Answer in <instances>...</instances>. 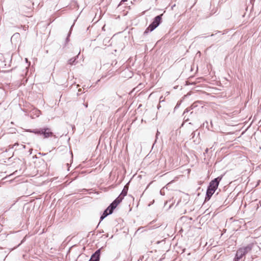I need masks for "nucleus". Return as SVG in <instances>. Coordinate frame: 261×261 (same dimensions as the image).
<instances>
[{
    "label": "nucleus",
    "instance_id": "20e7f679",
    "mask_svg": "<svg viewBox=\"0 0 261 261\" xmlns=\"http://www.w3.org/2000/svg\"><path fill=\"white\" fill-rule=\"evenodd\" d=\"M118 201V200H114L112 203L110 204V205L106 208V210L103 212V214L101 216L100 221H102L108 215L111 214L113 213L114 210L119 204Z\"/></svg>",
    "mask_w": 261,
    "mask_h": 261
},
{
    "label": "nucleus",
    "instance_id": "6ab92c4d",
    "mask_svg": "<svg viewBox=\"0 0 261 261\" xmlns=\"http://www.w3.org/2000/svg\"><path fill=\"white\" fill-rule=\"evenodd\" d=\"M22 146H23V148H24L25 147V145H23Z\"/></svg>",
    "mask_w": 261,
    "mask_h": 261
},
{
    "label": "nucleus",
    "instance_id": "4be33fe9",
    "mask_svg": "<svg viewBox=\"0 0 261 261\" xmlns=\"http://www.w3.org/2000/svg\"><path fill=\"white\" fill-rule=\"evenodd\" d=\"M193 141H194V142H196V140H193Z\"/></svg>",
    "mask_w": 261,
    "mask_h": 261
},
{
    "label": "nucleus",
    "instance_id": "a211bd4d",
    "mask_svg": "<svg viewBox=\"0 0 261 261\" xmlns=\"http://www.w3.org/2000/svg\"><path fill=\"white\" fill-rule=\"evenodd\" d=\"M25 61L28 62V59L27 58H25Z\"/></svg>",
    "mask_w": 261,
    "mask_h": 261
},
{
    "label": "nucleus",
    "instance_id": "39448f33",
    "mask_svg": "<svg viewBox=\"0 0 261 261\" xmlns=\"http://www.w3.org/2000/svg\"><path fill=\"white\" fill-rule=\"evenodd\" d=\"M221 179H222V177H218L215 178L214 180H212L210 182V185L207 188L211 189V190H213V191H216V190L218 188L219 182L220 181Z\"/></svg>",
    "mask_w": 261,
    "mask_h": 261
},
{
    "label": "nucleus",
    "instance_id": "f3484780",
    "mask_svg": "<svg viewBox=\"0 0 261 261\" xmlns=\"http://www.w3.org/2000/svg\"><path fill=\"white\" fill-rule=\"evenodd\" d=\"M30 4H32V5H34V3H32L31 2H30Z\"/></svg>",
    "mask_w": 261,
    "mask_h": 261
},
{
    "label": "nucleus",
    "instance_id": "1a4fd4ad",
    "mask_svg": "<svg viewBox=\"0 0 261 261\" xmlns=\"http://www.w3.org/2000/svg\"><path fill=\"white\" fill-rule=\"evenodd\" d=\"M77 57H78V55L76 57L71 58L70 60H69L68 64L71 65L75 64L76 63V58H77Z\"/></svg>",
    "mask_w": 261,
    "mask_h": 261
},
{
    "label": "nucleus",
    "instance_id": "423d86ee",
    "mask_svg": "<svg viewBox=\"0 0 261 261\" xmlns=\"http://www.w3.org/2000/svg\"><path fill=\"white\" fill-rule=\"evenodd\" d=\"M128 190V186H127V185H126L124 187L123 189L122 190L120 195L115 200H118L119 203H120L124 198V197L126 195Z\"/></svg>",
    "mask_w": 261,
    "mask_h": 261
},
{
    "label": "nucleus",
    "instance_id": "f257e3e1",
    "mask_svg": "<svg viewBox=\"0 0 261 261\" xmlns=\"http://www.w3.org/2000/svg\"><path fill=\"white\" fill-rule=\"evenodd\" d=\"M253 246V244H250L245 247L239 248L237 251L234 261H239L246 254L250 252L252 250Z\"/></svg>",
    "mask_w": 261,
    "mask_h": 261
},
{
    "label": "nucleus",
    "instance_id": "f8f14e48",
    "mask_svg": "<svg viewBox=\"0 0 261 261\" xmlns=\"http://www.w3.org/2000/svg\"><path fill=\"white\" fill-rule=\"evenodd\" d=\"M195 135V132H193V133H192V134H191L192 138H191V139H193V138H194V137Z\"/></svg>",
    "mask_w": 261,
    "mask_h": 261
},
{
    "label": "nucleus",
    "instance_id": "ddd939ff",
    "mask_svg": "<svg viewBox=\"0 0 261 261\" xmlns=\"http://www.w3.org/2000/svg\"><path fill=\"white\" fill-rule=\"evenodd\" d=\"M189 111L190 110L189 109V108L186 109L184 112V114H185L186 113L189 112Z\"/></svg>",
    "mask_w": 261,
    "mask_h": 261
},
{
    "label": "nucleus",
    "instance_id": "412c9836",
    "mask_svg": "<svg viewBox=\"0 0 261 261\" xmlns=\"http://www.w3.org/2000/svg\"><path fill=\"white\" fill-rule=\"evenodd\" d=\"M188 119H185V121H188Z\"/></svg>",
    "mask_w": 261,
    "mask_h": 261
},
{
    "label": "nucleus",
    "instance_id": "2eb2a0df",
    "mask_svg": "<svg viewBox=\"0 0 261 261\" xmlns=\"http://www.w3.org/2000/svg\"><path fill=\"white\" fill-rule=\"evenodd\" d=\"M19 35V34H18V33H16V34H14L13 36H15V35Z\"/></svg>",
    "mask_w": 261,
    "mask_h": 261
},
{
    "label": "nucleus",
    "instance_id": "0eeeda50",
    "mask_svg": "<svg viewBox=\"0 0 261 261\" xmlns=\"http://www.w3.org/2000/svg\"><path fill=\"white\" fill-rule=\"evenodd\" d=\"M101 249H99L93 253L89 261H99Z\"/></svg>",
    "mask_w": 261,
    "mask_h": 261
},
{
    "label": "nucleus",
    "instance_id": "aec40b11",
    "mask_svg": "<svg viewBox=\"0 0 261 261\" xmlns=\"http://www.w3.org/2000/svg\"><path fill=\"white\" fill-rule=\"evenodd\" d=\"M207 151H208V149L207 148V149H206L205 151H206V152H207Z\"/></svg>",
    "mask_w": 261,
    "mask_h": 261
},
{
    "label": "nucleus",
    "instance_id": "9b49d317",
    "mask_svg": "<svg viewBox=\"0 0 261 261\" xmlns=\"http://www.w3.org/2000/svg\"><path fill=\"white\" fill-rule=\"evenodd\" d=\"M35 112H36L35 114L36 115L37 117H38L40 115V114H41L40 111L39 110H35Z\"/></svg>",
    "mask_w": 261,
    "mask_h": 261
},
{
    "label": "nucleus",
    "instance_id": "f03ea898",
    "mask_svg": "<svg viewBox=\"0 0 261 261\" xmlns=\"http://www.w3.org/2000/svg\"><path fill=\"white\" fill-rule=\"evenodd\" d=\"M28 131L35 134L42 135L43 136L44 138H47L51 137H56V136L51 132V129L48 127H43L40 129L28 130Z\"/></svg>",
    "mask_w": 261,
    "mask_h": 261
},
{
    "label": "nucleus",
    "instance_id": "7ed1b4c3",
    "mask_svg": "<svg viewBox=\"0 0 261 261\" xmlns=\"http://www.w3.org/2000/svg\"><path fill=\"white\" fill-rule=\"evenodd\" d=\"M163 14L158 15L154 18L152 22L148 26L144 32V35L147 34L149 32L153 31L161 22Z\"/></svg>",
    "mask_w": 261,
    "mask_h": 261
},
{
    "label": "nucleus",
    "instance_id": "6e6552de",
    "mask_svg": "<svg viewBox=\"0 0 261 261\" xmlns=\"http://www.w3.org/2000/svg\"><path fill=\"white\" fill-rule=\"evenodd\" d=\"M215 191H213V190H211L210 189H207L206 191V197H205V200H208L211 198L212 196L214 194Z\"/></svg>",
    "mask_w": 261,
    "mask_h": 261
},
{
    "label": "nucleus",
    "instance_id": "9d476101",
    "mask_svg": "<svg viewBox=\"0 0 261 261\" xmlns=\"http://www.w3.org/2000/svg\"><path fill=\"white\" fill-rule=\"evenodd\" d=\"M197 106V102H194L191 105L190 108L191 109H193L195 108V107H196Z\"/></svg>",
    "mask_w": 261,
    "mask_h": 261
},
{
    "label": "nucleus",
    "instance_id": "dca6fc26",
    "mask_svg": "<svg viewBox=\"0 0 261 261\" xmlns=\"http://www.w3.org/2000/svg\"><path fill=\"white\" fill-rule=\"evenodd\" d=\"M14 145V146H15V145H18V143H15Z\"/></svg>",
    "mask_w": 261,
    "mask_h": 261
},
{
    "label": "nucleus",
    "instance_id": "4468645a",
    "mask_svg": "<svg viewBox=\"0 0 261 261\" xmlns=\"http://www.w3.org/2000/svg\"><path fill=\"white\" fill-rule=\"evenodd\" d=\"M127 0H121V2H126Z\"/></svg>",
    "mask_w": 261,
    "mask_h": 261
}]
</instances>
